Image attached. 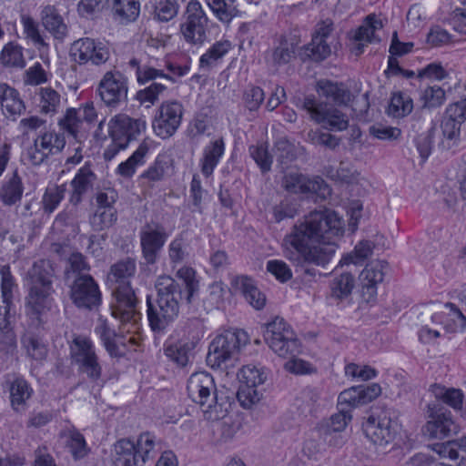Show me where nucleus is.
Returning a JSON list of instances; mask_svg holds the SVG:
<instances>
[{
    "label": "nucleus",
    "mask_w": 466,
    "mask_h": 466,
    "mask_svg": "<svg viewBox=\"0 0 466 466\" xmlns=\"http://www.w3.org/2000/svg\"><path fill=\"white\" fill-rule=\"evenodd\" d=\"M176 276L177 280L166 275L158 277L155 284L157 299L147 297V319L154 332H163L178 317L184 296L190 303L198 290V281L192 268L183 267Z\"/></svg>",
    "instance_id": "nucleus-2"
},
{
    "label": "nucleus",
    "mask_w": 466,
    "mask_h": 466,
    "mask_svg": "<svg viewBox=\"0 0 466 466\" xmlns=\"http://www.w3.org/2000/svg\"><path fill=\"white\" fill-rule=\"evenodd\" d=\"M466 125V99L449 105L441 121L443 137L452 144L460 138L461 126Z\"/></svg>",
    "instance_id": "nucleus-22"
},
{
    "label": "nucleus",
    "mask_w": 466,
    "mask_h": 466,
    "mask_svg": "<svg viewBox=\"0 0 466 466\" xmlns=\"http://www.w3.org/2000/svg\"><path fill=\"white\" fill-rule=\"evenodd\" d=\"M331 20L327 19L319 23L311 42L305 46V56L316 62L326 59L331 54V45L335 40Z\"/></svg>",
    "instance_id": "nucleus-15"
},
{
    "label": "nucleus",
    "mask_w": 466,
    "mask_h": 466,
    "mask_svg": "<svg viewBox=\"0 0 466 466\" xmlns=\"http://www.w3.org/2000/svg\"><path fill=\"white\" fill-rule=\"evenodd\" d=\"M69 350L71 363L76 367L77 372L91 382L100 381L103 368L92 340L86 336L75 335Z\"/></svg>",
    "instance_id": "nucleus-6"
},
{
    "label": "nucleus",
    "mask_w": 466,
    "mask_h": 466,
    "mask_svg": "<svg viewBox=\"0 0 466 466\" xmlns=\"http://www.w3.org/2000/svg\"><path fill=\"white\" fill-rule=\"evenodd\" d=\"M128 64L131 67L136 69V76L138 83L140 84H145L157 78L173 81V78L167 76V74H165L163 70L157 69L148 66H141L139 65V61L137 58H132Z\"/></svg>",
    "instance_id": "nucleus-46"
},
{
    "label": "nucleus",
    "mask_w": 466,
    "mask_h": 466,
    "mask_svg": "<svg viewBox=\"0 0 466 466\" xmlns=\"http://www.w3.org/2000/svg\"><path fill=\"white\" fill-rule=\"evenodd\" d=\"M214 15L223 24H229L238 15L235 0H205Z\"/></svg>",
    "instance_id": "nucleus-41"
},
{
    "label": "nucleus",
    "mask_w": 466,
    "mask_h": 466,
    "mask_svg": "<svg viewBox=\"0 0 466 466\" xmlns=\"http://www.w3.org/2000/svg\"><path fill=\"white\" fill-rule=\"evenodd\" d=\"M381 392L380 386L377 383L370 385H360L351 387L340 392L338 398V406L351 408L365 405L376 399Z\"/></svg>",
    "instance_id": "nucleus-23"
},
{
    "label": "nucleus",
    "mask_w": 466,
    "mask_h": 466,
    "mask_svg": "<svg viewBox=\"0 0 466 466\" xmlns=\"http://www.w3.org/2000/svg\"><path fill=\"white\" fill-rule=\"evenodd\" d=\"M70 56L79 65L91 62L93 65L99 66L109 59L110 53L103 43L86 37L73 43Z\"/></svg>",
    "instance_id": "nucleus-16"
},
{
    "label": "nucleus",
    "mask_w": 466,
    "mask_h": 466,
    "mask_svg": "<svg viewBox=\"0 0 466 466\" xmlns=\"http://www.w3.org/2000/svg\"><path fill=\"white\" fill-rule=\"evenodd\" d=\"M431 419L422 428V432L430 439L442 440L458 431V426L452 419L451 411L443 409L435 410L428 405Z\"/></svg>",
    "instance_id": "nucleus-18"
},
{
    "label": "nucleus",
    "mask_w": 466,
    "mask_h": 466,
    "mask_svg": "<svg viewBox=\"0 0 466 466\" xmlns=\"http://www.w3.org/2000/svg\"><path fill=\"white\" fill-rule=\"evenodd\" d=\"M179 11V4L177 0H161L155 8V14L158 21L168 22L173 19Z\"/></svg>",
    "instance_id": "nucleus-58"
},
{
    "label": "nucleus",
    "mask_w": 466,
    "mask_h": 466,
    "mask_svg": "<svg viewBox=\"0 0 466 466\" xmlns=\"http://www.w3.org/2000/svg\"><path fill=\"white\" fill-rule=\"evenodd\" d=\"M40 108L45 114H55L61 106V95L51 87H41L39 89Z\"/></svg>",
    "instance_id": "nucleus-48"
},
{
    "label": "nucleus",
    "mask_w": 466,
    "mask_h": 466,
    "mask_svg": "<svg viewBox=\"0 0 466 466\" xmlns=\"http://www.w3.org/2000/svg\"><path fill=\"white\" fill-rule=\"evenodd\" d=\"M413 108L412 99L406 94H393L387 113L389 116L399 118L409 115Z\"/></svg>",
    "instance_id": "nucleus-45"
},
{
    "label": "nucleus",
    "mask_w": 466,
    "mask_h": 466,
    "mask_svg": "<svg viewBox=\"0 0 466 466\" xmlns=\"http://www.w3.org/2000/svg\"><path fill=\"white\" fill-rule=\"evenodd\" d=\"M96 179V176L91 170L89 165H85L79 168L70 183L73 189L70 197V202L73 205L79 204L82 201L83 196L89 189H92Z\"/></svg>",
    "instance_id": "nucleus-27"
},
{
    "label": "nucleus",
    "mask_w": 466,
    "mask_h": 466,
    "mask_svg": "<svg viewBox=\"0 0 466 466\" xmlns=\"http://www.w3.org/2000/svg\"><path fill=\"white\" fill-rule=\"evenodd\" d=\"M422 107L433 108L445 101V91L439 86H427L420 95Z\"/></svg>",
    "instance_id": "nucleus-54"
},
{
    "label": "nucleus",
    "mask_w": 466,
    "mask_h": 466,
    "mask_svg": "<svg viewBox=\"0 0 466 466\" xmlns=\"http://www.w3.org/2000/svg\"><path fill=\"white\" fill-rule=\"evenodd\" d=\"M237 397L242 407L249 408L259 401L261 393L257 390L256 386L240 384Z\"/></svg>",
    "instance_id": "nucleus-61"
},
{
    "label": "nucleus",
    "mask_w": 466,
    "mask_h": 466,
    "mask_svg": "<svg viewBox=\"0 0 466 466\" xmlns=\"http://www.w3.org/2000/svg\"><path fill=\"white\" fill-rule=\"evenodd\" d=\"M58 124L76 143L81 144L86 139L87 134L85 130H82L83 121L77 116V111L75 108H68Z\"/></svg>",
    "instance_id": "nucleus-38"
},
{
    "label": "nucleus",
    "mask_w": 466,
    "mask_h": 466,
    "mask_svg": "<svg viewBox=\"0 0 466 466\" xmlns=\"http://www.w3.org/2000/svg\"><path fill=\"white\" fill-rule=\"evenodd\" d=\"M108 129L111 140H118L128 145L146 129V121L132 118L126 114H118L110 119Z\"/></svg>",
    "instance_id": "nucleus-20"
},
{
    "label": "nucleus",
    "mask_w": 466,
    "mask_h": 466,
    "mask_svg": "<svg viewBox=\"0 0 466 466\" xmlns=\"http://www.w3.org/2000/svg\"><path fill=\"white\" fill-rule=\"evenodd\" d=\"M277 160L281 165H288L297 157L296 147L286 137H279L275 142Z\"/></svg>",
    "instance_id": "nucleus-52"
},
{
    "label": "nucleus",
    "mask_w": 466,
    "mask_h": 466,
    "mask_svg": "<svg viewBox=\"0 0 466 466\" xmlns=\"http://www.w3.org/2000/svg\"><path fill=\"white\" fill-rule=\"evenodd\" d=\"M235 289L239 290L246 300L256 309H261L266 303L265 295L257 288L252 279L239 276L234 279Z\"/></svg>",
    "instance_id": "nucleus-30"
},
{
    "label": "nucleus",
    "mask_w": 466,
    "mask_h": 466,
    "mask_svg": "<svg viewBox=\"0 0 466 466\" xmlns=\"http://www.w3.org/2000/svg\"><path fill=\"white\" fill-rule=\"evenodd\" d=\"M350 420L351 415L350 410L345 407H339V412L331 416L330 422L327 425L325 430V434L331 435V433L344 431Z\"/></svg>",
    "instance_id": "nucleus-56"
},
{
    "label": "nucleus",
    "mask_w": 466,
    "mask_h": 466,
    "mask_svg": "<svg viewBox=\"0 0 466 466\" xmlns=\"http://www.w3.org/2000/svg\"><path fill=\"white\" fill-rule=\"evenodd\" d=\"M149 147L146 141H143L137 149L125 161L119 164L117 173L124 177H131L138 166L145 163V157L148 153Z\"/></svg>",
    "instance_id": "nucleus-42"
},
{
    "label": "nucleus",
    "mask_w": 466,
    "mask_h": 466,
    "mask_svg": "<svg viewBox=\"0 0 466 466\" xmlns=\"http://www.w3.org/2000/svg\"><path fill=\"white\" fill-rule=\"evenodd\" d=\"M156 437L149 432L138 436L136 441L129 439L117 441L113 447L114 466H145L156 454Z\"/></svg>",
    "instance_id": "nucleus-4"
},
{
    "label": "nucleus",
    "mask_w": 466,
    "mask_h": 466,
    "mask_svg": "<svg viewBox=\"0 0 466 466\" xmlns=\"http://www.w3.org/2000/svg\"><path fill=\"white\" fill-rule=\"evenodd\" d=\"M183 106L177 101H167L158 107L152 123L156 135L163 139L175 134L181 124Z\"/></svg>",
    "instance_id": "nucleus-14"
},
{
    "label": "nucleus",
    "mask_w": 466,
    "mask_h": 466,
    "mask_svg": "<svg viewBox=\"0 0 466 466\" xmlns=\"http://www.w3.org/2000/svg\"><path fill=\"white\" fill-rule=\"evenodd\" d=\"M1 275V292H2V299L5 304V308H9L13 299V291L16 288L14 278L10 271V267L8 265H4L0 268Z\"/></svg>",
    "instance_id": "nucleus-53"
},
{
    "label": "nucleus",
    "mask_w": 466,
    "mask_h": 466,
    "mask_svg": "<svg viewBox=\"0 0 466 466\" xmlns=\"http://www.w3.org/2000/svg\"><path fill=\"white\" fill-rule=\"evenodd\" d=\"M208 21L201 4L198 0H190L179 25V32L184 40L190 45H202L208 38Z\"/></svg>",
    "instance_id": "nucleus-10"
},
{
    "label": "nucleus",
    "mask_w": 466,
    "mask_h": 466,
    "mask_svg": "<svg viewBox=\"0 0 466 466\" xmlns=\"http://www.w3.org/2000/svg\"><path fill=\"white\" fill-rule=\"evenodd\" d=\"M0 63L6 67H25L23 47L15 42L7 43L0 54Z\"/></svg>",
    "instance_id": "nucleus-44"
},
{
    "label": "nucleus",
    "mask_w": 466,
    "mask_h": 466,
    "mask_svg": "<svg viewBox=\"0 0 466 466\" xmlns=\"http://www.w3.org/2000/svg\"><path fill=\"white\" fill-rule=\"evenodd\" d=\"M224 150L225 144L222 138L210 142L204 148L203 158L201 159V171L204 176L208 177L213 173L224 154Z\"/></svg>",
    "instance_id": "nucleus-35"
},
{
    "label": "nucleus",
    "mask_w": 466,
    "mask_h": 466,
    "mask_svg": "<svg viewBox=\"0 0 466 466\" xmlns=\"http://www.w3.org/2000/svg\"><path fill=\"white\" fill-rule=\"evenodd\" d=\"M342 234L343 222L335 211L315 210L296 224L283 241L291 255L296 251L304 262L325 267L335 254V238Z\"/></svg>",
    "instance_id": "nucleus-1"
},
{
    "label": "nucleus",
    "mask_w": 466,
    "mask_h": 466,
    "mask_svg": "<svg viewBox=\"0 0 466 466\" xmlns=\"http://www.w3.org/2000/svg\"><path fill=\"white\" fill-rule=\"evenodd\" d=\"M382 27L380 20L377 19L375 15L367 16L365 23L361 25L355 33L354 39L359 42L356 46V55L363 52L365 44L371 43L375 38V31Z\"/></svg>",
    "instance_id": "nucleus-37"
},
{
    "label": "nucleus",
    "mask_w": 466,
    "mask_h": 466,
    "mask_svg": "<svg viewBox=\"0 0 466 466\" xmlns=\"http://www.w3.org/2000/svg\"><path fill=\"white\" fill-rule=\"evenodd\" d=\"M0 106L4 115L13 121L25 111L19 92L6 83H0Z\"/></svg>",
    "instance_id": "nucleus-25"
},
{
    "label": "nucleus",
    "mask_w": 466,
    "mask_h": 466,
    "mask_svg": "<svg viewBox=\"0 0 466 466\" xmlns=\"http://www.w3.org/2000/svg\"><path fill=\"white\" fill-rule=\"evenodd\" d=\"M283 187L289 193H316L325 197L330 192L329 187L319 177L309 178L299 172H289L283 177Z\"/></svg>",
    "instance_id": "nucleus-21"
},
{
    "label": "nucleus",
    "mask_w": 466,
    "mask_h": 466,
    "mask_svg": "<svg viewBox=\"0 0 466 466\" xmlns=\"http://www.w3.org/2000/svg\"><path fill=\"white\" fill-rule=\"evenodd\" d=\"M136 270V260L131 258L116 262L110 268V274L116 283L111 303L112 316L119 319L123 326L130 324L134 329H137L141 319V314L137 309L138 299L129 281Z\"/></svg>",
    "instance_id": "nucleus-3"
},
{
    "label": "nucleus",
    "mask_w": 466,
    "mask_h": 466,
    "mask_svg": "<svg viewBox=\"0 0 466 466\" xmlns=\"http://www.w3.org/2000/svg\"><path fill=\"white\" fill-rule=\"evenodd\" d=\"M318 93L330 99L339 106H348L352 100V94L343 83L322 79L317 83Z\"/></svg>",
    "instance_id": "nucleus-28"
},
{
    "label": "nucleus",
    "mask_w": 466,
    "mask_h": 466,
    "mask_svg": "<svg viewBox=\"0 0 466 466\" xmlns=\"http://www.w3.org/2000/svg\"><path fill=\"white\" fill-rule=\"evenodd\" d=\"M67 446L76 460L85 458L89 449L87 448L85 437L76 430H69L67 432Z\"/></svg>",
    "instance_id": "nucleus-51"
},
{
    "label": "nucleus",
    "mask_w": 466,
    "mask_h": 466,
    "mask_svg": "<svg viewBox=\"0 0 466 466\" xmlns=\"http://www.w3.org/2000/svg\"><path fill=\"white\" fill-rule=\"evenodd\" d=\"M302 108L307 111L309 117L323 129L330 132H340L350 127L347 114L333 105L319 101L314 96H306Z\"/></svg>",
    "instance_id": "nucleus-8"
},
{
    "label": "nucleus",
    "mask_w": 466,
    "mask_h": 466,
    "mask_svg": "<svg viewBox=\"0 0 466 466\" xmlns=\"http://www.w3.org/2000/svg\"><path fill=\"white\" fill-rule=\"evenodd\" d=\"M437 451L441 457L449 458L457 466H466V437L442 443Z\"/></svg>",
    "instance_id": "nucleus-40"
},
{
    "label": "nucleus",
    "mask_w": 466,
    "mask_h": 466,
    "mask_svg": "<svg viewBox=\"0 0 466 466\" xmlns=\"http://www.w3.org/2000/svg\"><path fill=\"white\" fill-rule=\"evenodd\" d=\"M267 270L279 281L287 282L292 279V271L288 264L282 260L272 259L267 262Z\"/></svg>",
    "instance_id": "nucleus-64"
},
{
    "label": "nucleus",
    "mask_w": 466,
    "mask_h": 466,
    "mask_svg": "<svg viewBox=\"0 0 466 466\" xmlns=\"http://www.w3.org/2000/svg\"><path fill=\"white\" fill-rule=\"evenodd\" d=\"M373 249V244L371 241L364 240L360 241L354 248L352 254H349L344 258L345 264H358L364 259L368 258Z\"/></svg>",
    "instance_id": "nucleus-63"
},
{
    "label": "nucleus",
    "mask_w": 466,
    "mask_h": 466,
    "mask_svg": "<svg viewBox=\"0 0 466 466\" xmlns=\"http://www.w3.org/2000/svg\"><path fill=\"white\" fill-rule=\"evenodd\" d=\"M65 192L66 188L64 186H55L46 188L42 198L44 211L48 214L54 212L64 198Z\"/></svg>",
    "instance_id": "nucleus-55"
},
{
    "label": "nucleus",
    "mask_w": 466,
    "mask_h": 466,
    "mask_svg": "<svg viewBox=\"0 0 466 466\" xmlns=\"http://www.w3.org/2000/svg\"><path fill=\"white\" fill-rule=\"evenodd\" d=\"M97 91L105 105L116 108L127 100V78L119 71H107L101 78Z\"/></svg>",
    "instance_id": "nucleus-13"
},
{
    "label": "nucleus",
    "mask_w": 466,
    "mask_h": 466,
    "mask_svg": "<svg viewBox=\"0 0 466 466\" xmlns=\"http://www.w3.org/2000/svg\"><path fill=\"white\" fill-rule=\"evenodd\" d=\"M66 145L63 135L54 131L45 132L35 139L26 152L32 165H41L50 155L60 152Z\"/></svg>",
    "instance_id": "nucleus-17"
},
{
    "label": "nucleus",
    "mask_w": 466,
    "mask_h": 466,
    "mask_svg": "<svg viewBox=\"0 0 466 466\" xmlns=\"http://www.w3.org/2000/svg\"><path fill=\"white\" fill-rule=\"evenodd\" d=\"M167 238V233L161 225L146 224L141 228L140 244L147 264L153 265L157 262Z\"/></svg>",
    "instance_id": "nucleus-19"
},
{
    "label": "nucleus",
    "mask_w": 466,
    "mask_h": 466,
    "mask_svg": "<svg viewBox=\"0 0 466 466\" xmlns=\"http://www.w3.org/2000/svg\"><path fill=\"white\" fill-rule=\"evenodd\" d=\"M198 339H181L165 349L166 356L179 367H186L192 357V351L198 344Z\"/></svg>",
    "instance_id": "nucleus-31"
},
{
    "label": "nucleus",
    "mask_w": 466,
    "mask_h": 466,
    "mask_svg": "<svg viewBox=\"0 0 466 466\" xmlns=\"http://www.w3.org/2000/svg\"><path fill=\"white\" fill-rule=\"evenodd\" d=\"M354 277L350 273H343L332 279L330 289L332 297L338 299L348 298L354 288Z\"/></svg>",
    "instance_id": "nucleus-47"
},
{
    "label": "nucleus",
    "mask_w": 466,
    "mask_h": 466,
    "mask_svg": "<svg viewBox=\"0 0 466 466\" xmlns=\"http://www.w3.org/2000/svg\"><path fill=\"white\" fill-rule=\"evenodd\" d=\"M240 384H247L250 386H259L266 380V375L262 370L254 365L244 366L239 373Z\"/></svg>",
    "instance_id": "nucleus-57"
},
{
    "label": "nucleus",
    "mask_w": 466,
    "mask_h": 466,
    "mask_svg": "<svg viewBox=\"0 0 466 466\" xmlns=\"http://www.w3.org/2000/svg\"><path fill=\"white\" fill-rule=\"evenodd\" d=\"M188 397L198 403L204 411H208L217 404V387L211 374L206 371L193 373L187 385Z\"/></svg>",
    "instance_id": "nucleus-11"
},
{
    "label": "nucleus",
    "mask_w": 466,
    "mask_h": 466,
    "mask_svg": "<svg viewBox=\"0 0 466 466\" xmlns=\"http://www.w3.org/2000/svg\"><path fill=\"white\" fill-rule=\"evenodd\" d=\"M117 220L116 209L96 208L90 218V225L96 231L105 230L111 228Z\"/></svg>",
    "instance_id": "nucleus-49"
},
{
    "label": "nucleus",
    "mask_w": 466,
    "mask_h": 466,
    "mask_svg": "<svg viewBox=\"0 0 466 466\" xmlns=\"http://www.w3.org/2000/svg\"><path fill=\"white\" fill-rule=\"evenodd\" d=\"M51 271L49 261L42 259L35 262L28 272L30 288L27 304L35 313H40L49 305L53 292Z\"/></svg>",
    "instance_id": "nucleus-7"
},
{
    "label": "nucleus",
    "mask_w": 466,
    "mask_h": 466,
    "mask_svg": "<svg viewBox=\"0 0 466 466\" xmlns=\"http://www.w3.org/2000/svg\"><path fill=\"white\" fill-rule=\"evenodd\" d=\"M11 406L16 412L25 410L26 401L31 398L33 390L27 381L16 377L9 387Z\"/></svg>",
    "instance_id": "nucleus-33"
},
{
    "label": "nucleus",
    "mask_w": 466,
    "mask_h": 466,
    "mask_svg": "<svg viewBox=\"0 0 466 466\" xmlns=\"http://www.w3.org/2000/svg\"><path fill=\"white\" fill-rule=\"evenodd\" d=\"M166 90V86L162 83L153 82L149 86L137 93V99L141 104H147L149 107L158 99L160 94Z\"/></svg>",
    "instance_id": "nucleus-59"
},
{
    "label": "nucleus",
    "mask_w": 466,
    "mask_h": 466,
    "mask_svg": "<svg viewBox=\"0 0 466 466\" xmlns=\"http://www.w3.org/2000/svg\"><path fill=\"white\" fill-rule=\"evenodd\" d=\"M390 423V420L386 417L378 420L370 419L365 426V434L374 445L384 448L394 440L395 434Z\"/></svg>",
    "instance_id": "nucleus-26"
},
{
    "label": "nucleus",
    "mask_w": 466,
    "mask_h": 466,
    "mask_svg": "<svg viewBox=\"0 0 466 466\" xmlns=\"http://www.w3.org/2000/svg\"><path fill=\"white\" fill-rule=\"evenodd\" d=\"M264 339L269 348L279 357H294L300 351V343L292 329L282 318H275L267 324Z\"/></svg>",
    "instance_id": "nucleus-9"
},
{
    "label": "nucleus",
    "mask_w": 466,
    "mask_h": 466,
    "mask_svg": "<svg viewBox=\"0 0 466 466\" xmlns=\"http://www.w3.org/2000/svg\"><path fill=\"white\" fill-rule=\"evenodd\" d=\"M67 283L70 289L69 297L76 308L94 310L100 306L101 291L91 275L77 278Z\"/></svg>",
    "instance_id": "nucleus-12"
},
{
    "label": "nucleus",
    "mask_w": 466,
    "mask_h": 466,
    "mask_svg": "<svg viewBox=\"0 0 466 466\" xmlns=\"http://www.w3.org/2000/svg\"><path fill=\"white\" fill-rule=\"evenodd\" d=\"M21 22L24 27V33L27 38L31 39L35 45L47 46V44L40 35L38 24L33 17L24 15L21 17Z\"/></svg>",
    "instance_id": "nucleus-62"
},
{
    "label": "nucleus",
    "mask_w": 466,
    "mask_h": 466,
    "mask_svg": "<svg viewBox=\"0 0 466 466\" xmlns=\"http://www.w3.org/2000/svg\"><path fill=\"white\" fill-rule=\"evenodd\" d=\"M229 49L230 43L228 41L216 42L200 56V68L209 70L218 64V62L228 52Z\"/></svg>",
    "instance_id": "nucleus-43"
},
{
    "label": "nucleus",
    "mask_w": 466,
    "mask_h": 466,
    "mask_svg": "<svg viewBox=\"0 0 466 466\" xmlns=\"http://www.w3.org/2000/svg\"><path fill=\"white\" fill-rule=\"evenodd\" d=\"M24 192L22 178L15 170L12 177L0 187V199L5 206H13L20 201Z\"/></svg>",
    "instance_id": "nucleus-36"
},
{
    "label": "nucleus",
    "mask_w": 466,
    "mask_h": 466,
    "mask_svg": "<svg viewBox=\"0 0 466 466\" xmlns=\"http://www.w3.org/2000/svg\"><path fill=\"white\" fill-rule=\"evenodd\" d=\"M249 153L263 173L270 170L272 157L265 145L251 146Z\"/></svg>",
    "instance_id": "nucleus-60"
},
{
    "label": "nucleus",
    "mask_w": 466,
    "mask_h": 466,
    "mask_svg": "<svg viewBox=\"0 0 466 466\" xmlns=\"http://www.w3.org/2000/svg\"><path fill=\"white\" fill-rule=\"evenodd\" d=\"M436 398L441 399L444 403L452 407L454 410H461L463 403V393L457 389H445L441 386H435L432 390Z\"/></svg>",
    "instance_id": "nucleus-50"
},
{
    "label": "nucleus",
    "mask_w": 466,
    "mask_h": 466,
    "mask_svg": "<svg viewBox=\"0 0 466 466\" xmlns=\"http://www.w3.org/2000/svg\"><path fill=\"white\" fill-rule=\"evenodd\" d=\"M387 268L388 263L386 261L375 260L367 264L360 274L362 295L363 297L367 296V300H370L376 296V286L383 280Z\"/></svg>",
    "instance_id": "nucleus-24"
},
{
    "label": "nucleus",
    "mask_w": 466,
    "mask_h": 466,
    "mask_svg": "<svg viewBox=\"0 0 466 466\" xmlns=\"http://www.w3.org/2000/svg\"><path fill=\"white\" fill-rule=\"evenodd\" d=\"M90 266L86 257L80 252H73L67 258L65 268V279L66 282L73 281L83 276H90Z\"/></svg>",
    "instance_id": "nucleus-39"
},
{
    "label": "nucleus",
    "mask_w": 466,
    "mask_h": 466,
    "mask_svg": "<svg viewBox=\"0 0 466 466\" xmlns=\"http://www.w3.org/2000/svg\"><path fill=\"white\" fill-rule=\"evenodd\" d=\"M170 165L167 157L164 155H158L155 161L140 176L142 184L153 187L157 182L162 181L167 175Z\"/></svg>",
    "instance_id": "nucleus-34"
},
{
    "label": "nucleus",
    "mask_w": 466,
    "mask_h": 466,
    "mask_svg": "<svg viewBox=\"0 0 466 466\" xmlns=\"http://www.w3.org/2000/svg\"><path fill=\"white\" fill-rule=\"evenodd\" d=\"M42 24L45 28L51 33L55 38L63 39L66 33L67 27L64 23L63 17L54 5H46L41 11Z\"/></svg>",
    "instance_id": "nucleus-32"
},
{
    "label": "nucleus",
    "mask_w": 466,
    "mask_h": 466,
    "mask_svg": "<svg viewBox=\"0 0 466 466\" xmlns=\"http://www.w3.org/2000/svg\"><path fill=\"white\" fill-rule=\"evenodd\" d=\"M249 341L243 329H227L216 336L208 347L207 363L212 369H219L229 360L236 359L241 349Z\"/></svg>",
    "instance_id": "nucleus-5"
},
{
    "label": "nucleus",
    "mask_w": 466,
    "mask_h": 466,
    "mask_svg": "<svg viewBox=\"0 0 466 466\" xmlns=\"http://www.w3.org/2000/svg\"><path fill=\"white\" fill-rule=\"evenodd\" d=\"M140 14L139 0H113L112 16L120 25H127L137 21Z\"/></svg>",
    "instance_id": "nucleus-29"
}]
</instances>
